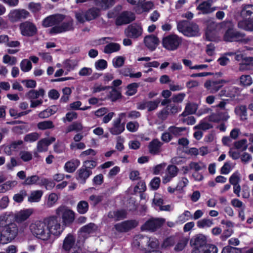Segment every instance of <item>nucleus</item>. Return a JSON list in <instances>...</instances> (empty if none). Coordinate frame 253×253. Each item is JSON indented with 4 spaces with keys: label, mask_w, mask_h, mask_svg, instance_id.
I'll return each mask as SVG.
<instances>
[{
    "label": "nucleus",
    "mask_w": 253,
    "mask_h": 253,
    "mask_svg": "<svg viewBox=\"0 0 253 253\" xmlns=\"http://www.w3.org/2000/svg\"><path fill=\"white\" fill-rule=\"evenodd\" d=\"M32 234L37 238L43 241L49 240L52 235L58 236L63 232L64 226L57 217L50 216L43 221L38 220L30 225Z\"/></svg>",
    "instance_id": "obj_1"
},
{
    "label": "nucleus",
    "mask_w": 253,
    "mask_h": 253,
    "mask_svg": "<svg viewBox=\"0 0 253 253\" xmlns=\"http://www.w3.org/2000/svg\"><path fill=\"white\" fill-rule=\"evenodd\" d=\"M11 215L5 212L0 215V240H3L6 242H10L18 235L19 228L15 222L8 223V219Z\"/></svg>",
    "instance_id": "obj_2"
},
{
    "label": "nucleus",
    "mask_w": 253,
    "mask_h": 253,
    "mask_svg": "<svg viewBox=\"0 0 253 253\" xmlns=\"http://www.w3.org/2000/svg\"><path fill=\"white\" fill-rule=\"evenodd\" d=\"M177 28L179 32L187 37H192L200 35L198 25L193 22H189L186 20L179 21L177 23Z\"/></svg>",
    "instance_id": "obj_3"
},
{
    "label": "nucleus",
    "mask_w": 253,
    "mask_h": 253,
    "mask_svg": "<svg viewBox=\"0 0 253 253\" xmlns=\"http://www.w3.org/2000/svg\"><path fill=\"white\" fill-rule=\"evenodd\" d=\"M75 212L65 206H60L55 210V216L60 218L64 225H69L75 220Z\"/></svg>",
    "instance_id": "obj_4"
},
{
    "label": "nucleus",
    "mask_w": 253,
    "mask_h": 253,
    "mask_svg": "<svg viewBox=\"0 0 253 253\" xmlns=\"http://www.w3.org/2000/svg\"><path fill=\"white\" fill-rule=\"evenodd\" d=\"M181 39L176 35H170L163 38L162 44L169 50H176L181 43Z\"/></svg>",
    "instance_id": "obj_5"
},
{
    "label": "nucleus",
    "mask_w": 253,
    "mask_h": 253,
    "mask_svg": "<svg viewBox=\"0 0 253 253\" xmlns=\"http://www.w3.org/2000/svg\"><path fill=\"white\" fill-rule=\"evenodd\" d=\"M74 20L70 17L66 19L61 24L53 27L50 30L51 34H59L71 31L74 29Z\"/></svg>",
    "instance_id": "obj_6"
},
{
    "label": "nucleus",
    "mask_w": 253,
    "mask_h": 253,
    "mask_svg": "<svg viewBox=\"0 0 253 253\" xmlns=\"http://www.w3.org/2000/svg\"><path fill=\"white\" fill-rule=\"evenodd\" d=\"M19 28L21 34L26 37H32L35 35L38 31L36 25L28 21L21 23Z\"/></svg>",
    "instance_id": "obj_7"
},
{
    "label": "nucleus",
    "mask_w": 253,
    "mask_h": 253,
    "mask_svg": "<svg viewBox=\"0 0 253 253\" xmlns=\"http://www.w3.org/2000/svg\"><path fill=\"white\" fill-rule=\"evenodd\" d=\"M165 222V219L163 218H152L142 225L141 229L143 230L154 231L161 227Z\"/></svg>",
    "instance_id": "obj_8"
},
{
    "label": "nucleus",
    "mask_w": 253,
    "mask_h": 253,
    "mask_svg": "<svg viewBox=\"0 0 253 253\" xmlns=\"http://www.w3.org/2000/svg\"><path fill=\"white\" fill-rule=\"evenodd\" d=\"M65 18V16L61 14L49 15L45 18L42 22V25L44 27L56 26L62 22Z\"/></svg>",
    "instance_id": "obj_9"
},
{
    "label": "nucleus",
    "mask_w": 253,
    "mask_h": 253,
    "mask_svg": "<svg viewBox=\"0 0 253 253\" xmlns=\"http://www.w3.org/2000/svg\"><path fill=\"white\" fill-rule=\"evenodd\" d=\"M244 34L229 29L225 32L223 39L226 42L240 41L247 42L246 40L244 39Z\"/></svg>",
    "instance_id": "obj_10"
},
{
    "label": "nucleus",
    "mask_w": 253,
    "mask_h": 253,
    "mask_svg": "<svg viewBox=\"0 0 253 253\" xmlns=\"http://www.w3.org/2000/svg\"><path fill=\"white\" fill-rule=\"evenodd\" d=\"M33 212L34 210L33 209L21 210L14 213L13 218L17 223L20 224L27 220Z\"/></svg>",
    "instance_id": "obj_11"
},
{
    "label": "nucleus",
    "mask_w": 253,
    "mask_h": 253,
    "mask_svg": "<svg viewBox=\"0 0 253 253\" xmlns=\"http://www.w3.org/2000/svg\"><path fill=\"white\" fill-rule=\"evenodd\" d=\"M29 16V12L25 9H14L8 14V19L12 22H16L21 19H25Z\"/></svg>",
    "instance_id": "obj_12"
},
{
    "label": "nucleus",
    "mask_w": 253,
    "mask_h": 253,
    "mask_svg": "<svg viewBox=\"0 0 253 253\" xmlns=\"http://www.w3.org/2000/svg\"><path fill=\"white\" fill-rule=\"evenodd\" d=\"M160 100L157 99L151 101H144L137 104V108L139 110L147 109L148 112L156 110L160 104Z\"/></svg>",
    "instance_id": "obj_13"
},
{
    "label": "nucleus",
    "mask_w": 253,
    "mask_h": 253,
    "mask_svg": "<svg viewBox=\"0 0 253 253\" xmlns=\"http://www.w3.org/2000/svg\"><path fill=\"white\" fill-rule=\"evenodd\" d=\"M126 36L131 38H137L142 34V27L137 24L129 25L125 31Z\"/></svg>",
    "instance_id": "obj_14"
},
{
    "label": "nucleus",
    "mask_w": 253,
    "mask_h": 253,
    "mask_svg": "<svg viewBox=\"0 0 253 253\" xmlns=\"http://www.w3.org/2000/svg\"><path fill=\"white\" fill-rule=\"evenodd\" d=\"M137 225L138 222L136 220H127L116 224L115 228L119 232H125L134 228Z\"/></svg>",
    "instance_id": "obj_15"
},
{
    "label": "nucleus",
    "mask_w": 253,
    "mask_h": 253,
    "mask_svg": "<svg viewBox=\"0 0 253 253\" xmlns=\"http://www.w3.org/2000/svg\"><path fill=\"white\" fill-rule=\"evenodd\" d=\"M214 0H207L199 3L197 7V9L200 11L203 14H207L214 11L216 7H211Z\"/></svg>",
    "instance_id": "obj_16"
},
{
    "label": "nucleus",
    "mask_w": 253,
    "mask_h": 253,
    "mask_svg": "<svg viewBox=\"0 0 253 253\" xmlns=\"http://www.w3.org/2000/svg\"><path fill=\"white\" fill-rule=\"evenodd\" d=\"M178 172V169L175 166H169L166 169L165 175L163 177V183L166 184L170 181L177 175Z\"/></svg>",
    "instance_id": "obj_17"
},
{
    "label": "nucleus",
    "mask_w": 253,
    "mask_h": 253,
    "mask_svg": "<svg viewBox=\"0 0 253 253\" xmlns=\"http://www.w3.org/2000/svg\"><path fill=\"white\" fill-rule=\"evenodd\" d=\"M55 141V138L54 137L41 139L37 144V151L40 153L47 151L48 146Z\"/></svg>",
    "instance_id": "obj_18"
},
{
    "label": "nucleus",
    "mask_w": 253,
    "mask_h": 253,
    "mask_svg": "<svg viewBox=\"0 0 253 253\" xmlns=\"http://www.w3.org/2000/svg\"><path fill=\"white\" fill-rule=\"evenodd\" d=\"M134 19V17L133 14L127 11H125L117 17L116 24L117 25L126 24L133 21Z\"/></svg>",
    "instance_id": "obj_19"
},
{
    "label": "nucleus",
    "mask_w": 253,
    "mask_h": 253,
    "mask_svg": "<svg viewBox=\"0 0 253 253\" xmlns=\"http://www.w3.org/2000/svg\"><path fill=\"white\" fill-rule=\"evenodd\" d=\"M145 45L150 50L153 51L159 43V40L157 36L154 35L147 36L144 39Z\"/></svg>",
    "instance_id": "obj_20"
},
{
    "label": "nucleus",
    "mask_w": 253,
    "mask_h": 253,
    "mask_svg": "<svg viewBox=\"0 0 253 253\" xmlns=\"http://www.w3.org/2000/svg\"><path fill=\"white\" fill-rule=\"evenodd\" d=\"M112 135H119L125 130V124L121 123L119 120H114L112 123V126L109 129Z\"/></svg>",
    "instance_id": "obj_21"
},
{
    "label": "nucleus",
    "mask_w": 253,
    "mask_h": 253,
    "mask_svg": "<svg viewBox=\"0 0 253 253\" xmlns=\"http://www.w3.org/2000/svg\"><path fill=\"white\" fill-rule=\"evenodd\" d=\"M253 70V57H245L239 65V70L244 72Z\"/></svg>",
    "instance_id": "obj_22"
},
{
    "label": "nucleus",
    "mask_w": 253,
    "mask_h": 253,
    "mask_svg": "<svg viewBox=\"0 0 253 253\" xmlns=\"http://www.w3.org/2000/svg\"><path fill=\"white\" fill-rule=\"evenodd\" d=\"M92 171L82 167L77 172V179L82 183H84L86 179L91 175Z\"/></svg>",
    "instance_id": "obj_23"
},
{
    "label": "nucleus",
    "mask_w": 253,
    "mask_h": 253,
    "mask_svg": "<svg viewBox=\"0 0 253 253\" xmlns=\"http://www.w3.org/2000/svg\"><path fill=\"white\" fill-rule=\"evenodd\" d=\"M76 238L72 234H68L63 242L62 248L66 251H69L75 246Z\"/></svg>",
    "instance_id": "obj_24"
},
{
    "label": "nucleus",
    "mask_w": 253,
    "mask_h": 253,
    "mask_svg": "<svg viewBox=\"0 0 253 253\" xmlns=\"http://www.w3.org/2000/svg\"><path fill=\"white\" fill-rule=\"evenodd\" d=\"M191 243L194 246L193 248L205 247L208 244L206 237L202 234L195 236L191 240Z\"/></svg>",
    "instance_id": "obj_25"
},
{
    "label": "nucleus",
    "mask_w": 253,
    "mask_h": 253,
    "mask_svg": "<svg viewBox=\"0 0 253 253\" xmlns=\"http://www.w3.org/2000/svg\"><path fill=\"white\" fill-rule=\"evenodd\" d=\"M162 143L158 139H154L148 146L149 152L153 155H156L161 152Z\"/></svg>",
    "instance_id": "obj_26"
},
{
    "label": "nucleus",
    "mask_w": 253,
    "mask_h": 253,
    "mask_svg": "<svg viewBox=\"0 0 253 253\" xmlns=\"http://www.w3.org/2000/svg\"><path fill=\"white\" fill-rule=\"evenodd\" d=\"M222 86L218 81H208L205 83V87L211 93L216 92Z\"/></svg>",
    "instance_id": "obj_27"
},
{
    "label": "nucleus",
    "mask_w": 253,
    "mask_h": 253,
    "mask_svg": "<svg viewBox=\"0 0 253 253\" xmlns=\"http://www.w3.org/2000/svg\"><path fill=\"white\" fill-rule=\"evenodd\" d=\"M94 2L100 9L106 10L114 5L115 0H94Z\"/></svg>",
    "instance_id": "obj_28"
},
{
    "label": "nucleus",
    "mask_w": 253,
    "mask_h": 253,
    "mask_svg": "<svg viewBox=\"0 0 253 253\" xmlns=\"http://www.w3.org/2000/svg\"><path fill=\"white\" fill-rule=\"evenodd\" d=\"M80 161L78 159H72L66 162L64 166V169L66 171L72 173L80 166Z\"/></svg>",
    "instance_id": "obj_29"
},
{
    "label": "nucleus",
    "mask_w": 253,
    "mask_h": 253,
    "mask_svg": "<svg viewBox=\"0 0 253 253\" xmlns=\"http://www.w3.org/2000/svg\"><path fill=\"white\" fill-rule=\"evenodd\" d=\"M238 23V27L247 31H253V20L249 18H243Z\"/></svg>",
    "instance_id": "obj_30"
},
{
    "label": "nucleus",
    "mask_w": 253,
    "mask_h": 253,
    "mask_svg": "<svg viewBox=\"0 0 253 253\" xmlns=\"http://www.w3.org/2000/svg\"><path fill=\"white\" fill-rule=\"evenodd\" d=\"M100 13V10L96 7H92L85 11L86 18L87 21L96 18Z\"/></svg>",
    "instance_id": "obj_31"
},
{
    "label": "nucleus",
    "mask_w": 253,
    "mask_h": 253,
    "mask_svg": "<svg viewBox=\"0 0 253 253\" xmlns=\"http://www.w3.org/2000/svg\"><path fill=\"white\" fill-rule=\"evenodd\" d=\"M121 48L120 45L116 42H111L107 44L104 48V52L107 54H110L119 51Z\"/></svg>",
    "instance_id": "obj_32"
},
{
    "label": "nucleus",
    "mask_w": 253,
    "mask_h": 253,
    "mask_svg": "<svg viewBox=\"0 0 253 253\" xmlns=\"http://www.w3.org/2000/svg\"><path fill=\"white\" fill-rule=\"evenodd\" d=\"M57 111V107L56 106H52L50 107L41 112L39 114L38 116L42 119L46 118L55 114Z\"/></svg>",
    "instance_id": "obj_33"
},
{
    "label": "nucleus",
    "mask_w": 253,
    "mask_h": 253,
    "mask_svg": "<svg viewBox=\"0 0 253 253\" xmlns=\"http://www.w3.org/2000/svg\"><path fill=\"white\" fill-rule=\"evenodd\" d=\"M126 212L124 210L111 211L108 213V217L115 220H120L126 217Z\"/></svg>",
    "instance_id": "obj_34"
},
{
    "label": "nucleus",
    "mask_w": 253,
    "mask_h": 253,
    "mask_svg": "<svg viewBox=\"0 0 253 253\" xmlns=\"http://www.w3.org/2000/svg\"><path fill=\"white\" fill-rule=\"evenodd\" d=\"M45 94V91L43 89L41 88L37 90H31L27 94L28 97L32 99H35L39 97H43Z\"/></svg>",
    "instance_id": "obj_35"
},
{
    "label": "nucleus",
    "mask_w": 253,
    "mask_h": 253,
    "mask_svg": "<svg viewBox=\"0 0 253 253\" xmlns=\"http://www.w3.org/2000/svg\"><path fill=\"white\" fill-rule=\"evenodd\" d=\"M190 169H191V170H194L196 172L206 169V165L201 161L191 162L190 163Z\"/></svg>",
    "instance_id": "obj_36"
},
{
    "label": "nucleus",
    "mask_w": 253,
    "mask_h": 253,
    "mask_svg": "<svg viewBox=\"0 0 253 253\" xmlns=\"http://www.w3.org/2000/svg\"><path fill=\"white\" fill-rule=\"evenodd\" d=\"M89 209V205L86 201L82 200L80 201L77 205V211L81 214L86 213Z\"/></svg>",
    "instance_id": "obj_37"
},
{
    "label": "nucleus",
    "mask_w": 253,
    "mask_h": 253,
    "mask_svg": "<svg viewBox=\"0 0 253 253\" xmlns=\"http://www.w3.org/2000/svg\"><path fill=\"white\" fill-rule=\"evenodd\" d=\"M253 14V5L248 4L245 5L241 12V15L243 18H250Z\"/></svg>",
    "instance_id": "obj_38"
},
{
    "label": "nucleus",
    "mask_w": 253,
    "mask_h": 253,
    "mask_svg": "<svg viewBox=\"0 0 253 253\" xmlns=\"http://www.w3.org/2000/svg\"><path fill=\"white\" fill-rule=\"evenodd\" d=\"M42 195V192L41 190H36L32 191L28 198V201L29 202H38L41 200Z\"/></svg>",
    "instance_id": "obj_39"
},
{
    "label": "nucleus",
    "mask_w": 253,
    "mask_h": 253,
    "mask_svg": "<svg viewBox=\"0 0 253 253\" xmlns=\"http://www.w3.org/2000/svg\"><path fill=\"white\" fill-rule=\"evenodd\" d=\"M168 130L171 133L172 136L177 137L183 134V132L186 131V128L171 126L168 128Z\"/></svg>",
    "instance_id": "obj_40"
},
{
    "label": "nucleus",
    "mask_w": 253,
    "mask_h": 253,
    "mask_svg": "<svg viewBox=\"0 0 253 253\" xmlns=\"http://www.w3.org/2000/svg\"><path fill=\"white\" fill-rule=\"evenodd\" d=\"M192 217V214L191 213L188 211H185L183 213L178 216L176 223L183 224Z\"/></svg>",
    "instance_id": "obj_41"
},
{
    "label": "nucleus",
    "mask_w": 253,
    "mask_h": 253,
    "mask_svg": "<svg viewBox=\"0 0 253 253\" xmlns=\"http://www.w3.org/2000/svg\"><path fill=\"white\" fill-rule=\"evenodd\" d=\"M240 84L244 86H250L253 82L252 78L249 75H243L239 78Z\"/></svg>",
    "instance_id": "obj_42"
},
{
    "label": "nucleus",
    "mask_w": 253,
    "mask_h": 253,
    "mask_svg": "<svg viewBox=\"0 0 253 253\" xmlns=\"http://www.w3.org/2000/svg\"><path fill=\"white\" fill-rule=\"evenodd\" d=\"M213 127V126L207 122L206 119L202 120L197 125L194 127L195 129H200L206 131Z\"/></svg>",
    "instance_id": "obj_43"
},
{
    "label": "nucleus",
    "mask_w": 253,
    "mask_h": 253,
    "mask_svg": "<svg viewBox=\"0 0 253 253\" xmlns=\"http://www.w3.org/2000/svg\"><path fill=\"white\" fill-rule=\"evenodd\" d=\"M206 39L209 41H216L218 40V37L216 32L211 30L210 26H208L206 32Z\"/></svg>",
    "instance_id": "obj_44"
},
{
    "label": "nucleus",
    "mask_w": 253,
    "mask_h": 253,
    "mask_svg": "<svg viewBox=\"0 0 253 253\" xmlns=\"http://www.w3.org/2000/svg\"><path fill=\"white\" fill-rule=\"evenodd\" d=\"M40 135L39 133L36 132L29 133L24 137V141L28 143H33L39 139Z\"/></svg>",
    "instance_id": "obj_45"
},
{
    "label": "nucleus",
    "mask_w": 253,
    "mask_h": 253,
    "mask_svg": "<svg viewBox=\"0 0 253 253\" xmlns=\"http://www.w3.org/2000/svg\"><path fill=\"white\" fill-rule=\"evenodd\" d=\"M17 182L15 181H9L0 185V193L6 192L15 186Z\"/></svg>",
    "instance_id": "obj_46"
},
{
    "label": "nucleus",
    "mask_w": 253,
    "mask_h": 253,
    "mask_svg": "<svg viewBox=\"0 0 253 253\" xmlns=\"http://www.w3.org/2000/svg\"><path fill=\"white\" fill-rule=\"evenodd\" d=\"M197 226L200 228H209L212 226L213 222L212 219L203 218L197 222Z\"/></svg>",
    "instance_id": "obj_47"
},
{
    "label": "nucleus",
    "mask_w": 253,
    "mask_h": 253,
    "mask_svg": "<svg viewBox=\"0 0 253 253\" xmlns=\"http://www.w3.org/2000/svg\"><path fill=\"white\" fill-rule=\"evenodd\" d=\"M27 195V191L25 190H21L18 193L15 194L12 199L16 203H20L23 201Z\"/></svg>",
    "instance_id": "obj_48"
},
{
    "label": "nucleus",
    "mask_w": 253,
    "mask_h": 253,
    "mask_svg": "<svg viewBox=\"0 0 253 253\" xmlns=\"http://www.w3.org/2000/svg\"><path fill=\"white\" fill-rule=\"evenodd\" d=\"M38 128L40 130L53 128L54 127L53 123L51 121H44L37 124Z\"/></svg>",
    "instance_id": "obj_49"
},
{
    "label": "nucleus",
    "mask_w": 253,
    "mask_h": 253,
    "mask_svg": "<svg viewBox=\"0 0 253 253\" xmlns=\"http://www.w3.org/2000/svg\"><path fill=\"white\" fill-rule=\"evenodd\" d=\"M148 247L151 251H158L159 247V242L155 238H150L148 241Z\"/></svg>",
    "instance_id": "obj_50"
},
{
    "label": "nucleus",
    "mask_w": 253,
    "mask_h": 253,
    "mask_svg": "<svg viewBox=\"0 0 253 253\" xmlns=\"http://www.w3.org/2000/svg\"><path fill=\"white\" fill-rule=\"evenodd\" d=\"M198 109V106L195 103H188L186 107L183 114L187 115L188 114H194Z\"/></svg>",
    "instance_id": "obj_51"
},
{
    "label": "nucleus",
    "mask_w": 253,
    "mask_h": 253,
    "mask_svg": "<svg viewBox=\"0 0 253 253\" xmlns=\"http://www.w3.org/2000/svg\"><path fill=\"white\" fill-rule=\"evenodd\" d=\"M83 128V126L80 123L74 122L69 126L66 130V133H69L73 131H79Z\"/></svg>",
    "instance_id": "obj_52"
},
{
    "label": "nucleus",
    "mask_w": 253,
    "mask_h": 253,
    "mask_svg": "<svg viewBox=\"0 0 253 253\" xmlns=\"http://www.w3.org/2000/svg\"><path fill=\"white\" fill-rule=\"evenodd\" d=\"M20 67L23 72H27L31 70L32 65L30 60L25 59L20 62Z\"/></svg>",
    "instance_id": "obj_53"
},
{
    "label": "nucleus",
    "mask_w": 253,
    "mask_h": 253,
    "mask_svg": "<svg viewBox=\"0 0 253 253\" xmlns=\"http://www.w3.org/2000/svg\"><path fill=\"white\" fill-rule=\"evenodd\" d=\"M75 18L77 21L81 23H84L87 21L86 18L85 11L79 10L75 12Z\"/></svg>",
    "instance_id": "obj_54"
},
{
    "label": "nucleus",
    "mask_w": 253,
    "mask_h": 253,
    "mask_svg": "<svg viewBox=\"0 0 253 253\" xmlns=\"http://www.w3.org/2000/svg\"><path fill=\"white\" fill-rule=\"evenodd\" d=\"M188 240L186 238H181L174 247L176 252H180L183 250L188 243Z\"/></svg>",
    "instance_id": "obj_55"
},
{
    "label": "nucleus",
    "mask_w": 253,
    "mask_h": 253,
    "mask_svg": "<svg viewBox=\"0 0 253 253\" xmlns=\"http://www.w3.org/2000/svg\"><path fill=\"white\" fill-rule=\"evenodd\" d=\"M81 230L82 232L89 234L95 232L96 230V226L94 223H90L83 227Z\"/></svg>",
    "instance_id": "obj_56"
},
{
    "label": "nucleus",
    "mask_w": 253,
    "mask_h": 253,
    "mask_svg": "<svg viewBox=\"0 0 253 253\" xmlns=\"http://www.w3.org/2000/svg\"><path fill=\"white\" fill-rule=\"evenodd\" d=\"M235 147L241 151H245L248 148V141L246 139H243L234 143Z\"/></svg>",
    "instance_id": "obj_57"
},
{
    "label": "nucleus",
    "mask_w": 253,
    "mask_h": 253,
    "mask_svg": "<svg viewBox=\"0 0 253 253\" xmlns=\"http://www.w3.org/2000/svg\"><path fill=\"white\" fill-rule=\"evenodd\" d=\"M189 180L185 177H181L178 181L176 189L177 191H182L183 188L186 187L189 184Z\"/></svg>",
    "instance_id": "obj_58"
},
{
    "label": "nucleus",
    "mask_w": 253,
    "mask_h": 253,
    "mask_svg": "<svg viewBox=\"0 0 253 253\" xmlns=\"http://www.w3.org/2000/svg\"><path fill=\"white\" fill-rule=\"evenodd\" d=\"M20 159L24 162H28L31 161L33 158L32 153L30 151L23 150L19 153Z\"/></svg>",
    "instance_id": "obj_59"
},
{
    "label": "nucleus",
    "mask_w": 253,
    "mask_h": 253,
    "mask_svg": "<svg viewBox=\"0 0 253 253\" xmlns=\"http://www.w3.org/2000/svg\"><path fill=\"white\" fill-rule=\"evenodd\" d=\"M229 182L232 185L239 184L241 181V176L239 172H235L233 173L229 178Z\"/></svg>",
    "instance_id": "obj_60"
},
{
    "label": "nucleus",
    "mask_w": 253,
    "mask_h": 253,
    "mask_svg": "<svg viewBox=\"0 0 253 253\" xmlns=\"http://www.w3.org/2000/svg\"><path fill=\"white\" fill-rule=\"evenodd\" d=\"M140 6L143 12H149L150 10L153 9L154 4L152 1H146L144 2H142Z\"/></svg>",
    "instance_id": "obj_61"
},
{
    "label": "nucleus",
    "mask_w": 253,
    "mask_h": 253,
    "mask_svg": "<svg viewBox=\"0 0 253 253\" xmlns=\"http://www.w3.org/2000/svg\"><path fill=\"white\" fill-rule=\"evenodd\" d=\"M125 58L121 56L115 57L112 60L113 66L115 68H119L122 67L125 62Z\"/></svg>",
    "instance_id": "obj_62"
},
{
    "label": "nucleus",
    "mask_w": 253,
    "mask_h": 253,
    "mask_svg": "<svg viewBox=\"0 0 253 253\" xmlns=\"http://www.w3.org/2000/svg\"><path fill=\"white\" fill-rule=\"evenodd\" d=\"M57 200V195L55 193H51L48 196L46 205L48 208H51L54 205Z\"/></svg>",
    "instance_id": "obj_63"
},
{
    "label": "nucleus",
    "mask_w": 253,
    "mask_h": 253,
    "mask_svg": "<svg viewBox=\"0 0 253 253\" xmlns=\"http://www.w3.org/2000/svg\"><path fill=\"white\" fill-rule=\"evenodd\" d=\"M221 253H241V250L237 248L227 246L223 249Z\"/></svg>",
    "instance_id": "obj_64"
}]
</instances>
